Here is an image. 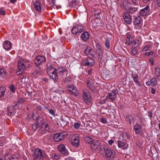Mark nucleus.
<instances>
[{
    "instance_id": "3",
    "label": "nucleus",
    "mask_w": 160,
    "mask_h": 160,
    "mask_svg": "<svg viewBox=\"0 0 160 160\" xmlns=\"http://www.w3.org/2000/svg\"><path fill=\"white\" fill-rule=\"evenodd\" d=\"M86 28L81 24H78L74 26L71 30L72 34L75 35L79 34L83 32L86 31Z\"/></svg>"
},
{
    "instance_id": "9",
    "label": "nucleus",
    "mask_w": 160,
    "mask_h": 160,
    "mask_svg": "<svg viewBox=\"0 0 160 160\" xmlns=\"http://www.w3.org/2000/svg\"><path fill=\"white\" fill-rule=\"evenodd\" d=\"M140 14L143 16L146 17L150 14L151 12L150 7L148 5L147 6L144 8L139 11Z\"/></svg>"
},
{
    "instance_id": "52",
    "label": "nucleus",
    "mask_w": 160,
    "mask_h": 160,
    "mask_svg": "<svg viewBox=\"0 0 160 160\" xmlns=\"http://www.w3.org/2000/svg\"><path fill=\"white\" fill-rule=\"evenodd\" d=\"M95 12V15L96 17L97 18H100V16H99L100 12H98V11L97 10H95L94 11Z\"/></svg>"
},
{
    "instance_id": "13",
    "label": "nucleus",
    "mask_w": 160,
    "mask_h": 160,
    "mask_svg": "<svg viewBox=\"0 0 160 160\" xmlns=\"http://www.w3.org/2000/svg\"><path fill=\"white\" fill-rule=\"evenodd\" d=\"M133 129L135 133L136 134L140 133L142 131V126L137 122L134 125Z\"/></svg>"
},
{
    "instance_id": "49",
    "label": "nucleus",
    "mask_w": 160,
    "mask_h": 160,
    "mask_svg": "<svg viewBox=\"0 0 160 160\" xmlns=\"http://www.w3.org/2000/svg\"><path fill=\"white\" fill-rule=\"evenodd\" d=\"M9 88L12 92H15V88L14 85L13 84L10 85L9 87Z\"/></svg>"
},
{
    "instance_id": "17",
    "label": "nucleus",
    "mask_w": 160,
    "mask_h": 160,
    "mask_svg": "<svg viewBox=\"0 0 160 160\" xmlns=\"http://www.w3.org/2000/svg\"><path fill=\"white\" fill-rule=\"evenodd\" d=\"M157 84V82L156 78L153 77L151 78L150 81H148L146 82V84L147 86H155Z\"/></svg>"
},
{
    "instance_id": "33",
    "label": "nucleus",
    "mask_w": 160,
    "mask_h": 160,
    "mask_svg": "<svg viewBox=\"0 0 160 160\" xmlns=\"http://www.w3.org/2000/svg\"><path fill=\"white\" fill-rule=\"evenodd\" d=\"M6 87L5 86H1L0 87V98L3 97L5 94Z\"/></svg>"
},
{
    "instance_id": "42",
    "label": "nucleus",
    "mask_w": 160,
    "mask_h": 160,
    "mask_svg": "<svg viewBox=\"0 0 160 160\" xmlns=\"http://www.w3.org/2000/svg\"><path fill=\"white\" fill-rule=\"evenodd\" d=\"M138 47L135 48L133 47H132L131 48V50L132 54L135 55L138 53Z\"/></svg>"
},
{
    "instance_id": "1",
    "label": "nucleus",
    "mask_w": 160,
    "mask_h": 160,
    "mask_svg": "<svg viewBox=\"0 0 160 160\" xmlns=\"http://www.w3.org/2000/svg\"><path fill=\"white\" fill-rule=\"evenodd\" d=\"M99 151L100 154L107 160H111L115 156V152L105 145H102Z\"/></svg>"
},
{
    "instance_id": "5",
    "label": "nucleus",
    "mask_w": 160,
    "mask_h": 160,
    "mask_svg": "<svg viewBox=\"0 0 160 160\" xmlns=\"http://www.w3.org/2000/svg\"><path fill=\"white\" fill-rule=\"evenodd\" d=\"M46 61V59L45 56L39 55L35 57L34 61V63L37 66H39L40 65H42Z\"/></svg>"
},
{
    "instance_id": "63",
    "label": "nucleus",
    "mask_w": 160,
    "mask_h": 160,
    "mask_svg": "<svg viewBox=\"0 0 160 160\" xmlns=\"http://www.w3.org/2000/svg\"><path fill=\"white\" fill-rule=\"evenodd\" d=\"M151 92L153 94H154L156 93V90L155 89L152 88H151Z\"/></svg>"
},
{
    "instance_id": "24",
    "label": "nucleus",
    "mask_w": 160,
    "mask_h": 160,
    "mask_svg": "<svg viewBox=\"0 0 160 160\" xmlns=\"http://www.w3.org/2000/svg\"><path fill=\"white\" fill-rule=\"evenodd\" d=\"M122 139L123 142H127L128 140L130 139L129 135L128 133L126 132H124L122 134Z\"/></svg>"
},
{
    "instance_id": "21",
    "label": "nucleus",
    "mask_w": 160,
    "mask_h": 160,
    "mask_svg": "<svg viewBox=\"0 0 160 160\" xmlns=\"http://www.w3.org/2000/svg\"><path fill=\"white\" fill-rule=\"evenodd\" d=\"M15 106H11L8 107L7 108V111L8 114L9 116H12L15 112Z\"/></svg>"
},
{
    "instance_id": "51",
    "label": "nucleus",
    "mask_w": 160,
    "mask_h": 160,
    "mask_svg": "<svg viewBox=\"0 0 160 160\" xmlns=\"http://www.w3.org/2000/svg\"><path fill=\"white\" fill-rule=\"evenodd\" d=\"M75 88L76 87L72 85H70L67 88V89L69 91L71 92V91H72L73 89Z\"/></svg>"
},
{
    "instance_id": "58",
    "label": "nucleus",
    "mask_w": 160,
    "mask_h": 160,
    "mask_svg": "<svg viewBox=\"0 0 160 160\" xmlns=\"http://www.w3.org/2000/svg\"><path fill=\"white\" fill-rule=\"evenodd\" d=\"M49 112L52 115L54 116L55 115V113L54 111L52 109L49 110Z\"/></svg>"
},
{
    "instance_id": "7",
    "label": "nucleus",
    "mask_w": 160,
    "mask_h": 160,
    "mask_svg": "<svg viewBox=\"0 0 160 160\" xmlns=\"http://www.w3.org/2000/svg\"><path fill=\"white\" fill-rule=\"evenodd\" d=\"M33 157L34 160L42 159L43 158V154L42 150L39 148L36 149L34 152Z\"/></svg>"
},
{
    "instance_id": "25",
    "label": "nucleus",
    "mask_w": 160,
    "mask_h": 160,
    "mask_svg": "<svg viewBox=\"0 0 160 160\" xmlns=\"http://www.w3.org/2000/svg\"><path fill=\"white\" fill-rule=\"evenodd\" d=\"M126 43H128L129 45H131L132 42L133 40H132V38L131 37V35L129 34H126Z\"/></svg>"
},
{
    "instance_id": "35",
    "label": "nucleus",
    "mask_w": 160,
    "mask_h": 160,
    "mask_svg": "<svg viewBox=\"0 0 160 160\" xmlns=\"http://www.w3.org/2000/svg\"><path fill=\"white\" fill-rule=\"evenodd\" d=\"M85 142L88 144H90L92 143L93 142V139L90 137H86L84 138Z\"/></svg>"
},
{
    "instance_id": "11",
    "label": "nucleus",
    "mask_w": 160,
    "mask_h": 160,
    "mask_svg": "<svg viewBox=\"0 0 160 160\" xmlns=\"http://www.w3.org/2000/svg\"><path fill=\"white\" fill-rule=\"evenodd\" d=\"M91 144V149L93 151H95L101 145L100 141L99 140H97L93 142Z\"/></svg>"
},
{
    "instance_id": "30",
    "label": "nucleus",
    "mask_w": 160,
    "mask_h": 160,
    "mask_svg": "<svg viewBox=\"0 0 160 160\" xmlns=\"http://www.w3.org/2000/svg\"><path fill=\"white\" fill-rule=\"evenodd\" d=\"M34 6L36 10L38 12L41 10L40 3L38 1H36L34 3Z\"/></svg>"
},
{
    "instance_id": "10",
    "label": "nucleus",
    "mask_w": 160,
    "mask_h": 160,
    "mask_svg": "<svg viewBox=\"0 0 160 160\" xmlns=\"http://www.w3.org/2000/svg\"><path fill=\"white\" fill-rule=\"evenodd\" d=\"M118 91L117 89H113L111 93L108 94L106 98L107 99H109L112 101H114L116 98V94L118 93Z\"/></svg>"
},
{
    "instance_id": "32",
    "label": "nucleus",
    "mask_w": 160,
    "mask_h": 160,
    "mask_svg": "<svg viewBox=\"0 0 160 160\" xmlns=\"http://www.w3.org/2000/svg\"><path fill=\"white\" fill-rule=\"evenodd\" d=\"M155 74L158 79L160 80V68L156 67L155 68Z\"/></svg>"
},
{
    "instance_id": "12",
    "label": "nucleus",
    "mask_w": 160,
    "mask_h": 160,
    "mask_svg": "<svg viewBox=\"0 0 160 160\" xmlns=\"http://www.w3.org/2000/svg\"><path fill=\"white\" fill-rule=\"evenodd\" d=\"M124 21L127 24H130L132 22V18L129 14L127 12H124L123 15Z\"/></svg>"
},
{
    "instance_id": "45",
    "label": "nucleus",
    "mask_w": 160,
    "mask_h": 160,
    "mask_svg": "<svg viewBox=\"0 0 160 160\" xmlns=\"http://www.w3.org/2000/svg\"><path fill=\"white\" fill-rule=\"evenodd\" d=\"M105 44L108 49L110 48V40L108 38H107L105 41Z\"/></svg>"
},
{
    "instance_id": "64",
    "label": "nucleus",
    "mask_w": 160,
    "mask_h": 160,
    "mask_svg": "<svg viewBox=\"0 0 160 160\" xmlns=\"http://www.w3.org/2000/svg\"><path fill=\"white\" fill-rule=\"evenodd\" d=\"M66 160H74V159L72 157H68L66 158Z\"/></svg>"
},
{
    "instance_id": "37",
    "label": "nucleus",
    "mask_w": 160,
    "mask_h": 160,
    "mask_svg": "<svg viewBox=\"0 0 160 160\" xmlns=\"http://www.w3.org/2000/svg\"><path fill=\"white\" fill-rule=\"evenodd\" d=\"M59 74L61 75H63V73L66 72L67 70L66 68L62 67L58 68Z\"/></svg>"
},
{
    "instance_id": "39",
    "label": "nucleus",
    "mask_w": 160,
    "mask_h": 160,
    "mask_svg": "<svg viewBox=\"0 0 160 160\" xmlns=\"http://www.w3.org/2000/svg\"><path fill=\"white\" fill-rule=\"evenodd\" d=\"M132 77L135 82V83L138 85L141 86L140 84L139 83L138 80V75L137 74H132Z\"/></svg>"
},
{
    "instance_id": "44",
    "label": "nucleus",
    "mask_w": 160,
    "mask_h": 160,
    "mask_svg": "<svg viewBox=\"0 0 160 160\" xmlns=\"http://www.w3.org/2000/svg\"><path fill=\"white\" fill-rule=\"evenodd\" d=\"M72 94L74 95L75 96H77L78 95V92L77 89L76 88H74L72 91L71 92Z\"/></svg>"
},
{
    "instance_id": "28",
    "label": "nucleus",
    "mask_w": 160,
    "mask_h": 160,
    "mask_svg": "<svg viewBox=\"0 0 160 160\" xmlns=\"http://www.w3.org/2000/svg\"><path fill=\"white\" fill-rule=\"evenodd\" d=\"M78 1L76 0H72L68 4V7L71 8H75L78 5Z\"/></svg>"
},
{
    "instance_id": "38",
    "label": "nucleus",
    "mask_w": 160,
    "mask_h": 160,
    "mask_svg": "<svg viewBox=\"0 0 160 160\" xmlns=\"http://www.w3.org/2000/svg\"><path fill=\"white\" fill-rule=\"evenodd\" d=\"M50 78L54 81H57L58 79L57 74H52L51 72L48 74Z\"/></svg>"
},
{
    "instance_id": "43",
    "label": "nucleus",
    "mask_w": 160,
    "mask_h": 160,
    "mask_svg": "<svg viewBox=\"0 0 160 160\" xmlns=\"http://www.w3.org/2000/svg\"><path fill=\"white\" fill-rule=\"evenodd\" d=\"M38 125L37 123H34L32 125L31 129L33 132H34L37 130L38 128Z\"/></svg>"
},
{
    "instance_id": "19",
    "label": "nucleus",
    "mask_w": 160,
    "mask_h": 160,
    "mask_svg": "<svg viewBox=\"0 0 160 160\" xmlns=\"http://www.w3.org/2000/svg\"><path fill=\"white\" fill-rule=\"evenodd\" d=\"M142 20L140 16H134V18L133 19V24L135 26L138 25L140 24Z\"/></svg>"
},
{
    "instance_id": "26",
    "label": "nucleus",
    "mask_w": 160,
    "mask_h": 160,
    "mask_svg": "<svg viewBox=\"0 0 160 160\" xmlns=\"http://www.w3.org/2000/svg\"><path fill=\"white\" fill-rule=\"evenodd\" d=\"M89 37V34L87 32H84L81 34V39L84 41H86Z\"/></svg>"
},
{
    "instance_id": "31",
    "label": "nucleus",
    "mask_w": 160,
    "mask_h": 160,
    "mask_svg": "<svg viewBox=\"0 0 160 160\" xmlns=\"http://www.w3.org/2000/svg\"><path fill=\"white\" fill-rule=\"evenodd\" d=\"M140 41L137 39H135L133 40L132 42L131 45L132 47H138L140 45Z\"/></svg>"
},
{
    "instance_id": "29",
    "label": "nucleus",
    "mask_w": 160,
    "mask_h": 160,
    "mask_svg": "<svg viewBox=\"0 0 160 160\" xmlns=\"http://www.w3.org/2000/svg\"><path fill=\"white\" fill-rule=\"evenodd\" d=\"M122 4L123 7L126 10L128 9L130 6L132 5V4L130 2L126 0L123 1Z\"/></svg>"
},
{
    "instance_id": "23",
    "label": "nucleus",
    "mask_w": 160,
    "mask_h": 160,
    "mask_svg": "<svg viewBox=\"0 0 160 160\" xmlns=\"http://www.w3.org/2000/svg\"><path fill=\"white\" fill-rule=\"evenodd\" d=\"M87 84L88 88L92 92H95L96 90V87L92 84V82L88 80L87 81Z\"/></svg>"
},
{
    "instance_id": "53",
    "label": "nucleus",
    "mask_w": 160,
    "mask_h": 160,
    "mask_svg": "<svg viewBox=\"0 0 160 160\" xmlns=\"http://www.w3.org/2000/svg\"><path fill=\"white\" fill-rule=\"evenodd\" d=\"M0 14L2 15H5V11L1 8H0Z\"/></svg>"
},
{
    "instance_id": "18",
    "label": "nucleus",
    "mask_w": 160,
    "mask_h": 160,
    "mask_svg": "<svg viewBox=\"0 0 160 160\" xmlns=\"http://www.w3.org/2000/svg\"><path fill=\"white\" fill-rule=\"evenodd\" d=\"M125 142H122L121 141H118V143L119 148L124 150L127 149L128 148V145Z\"/></svg>"
},
{
    "instance_id": "6",
    "label": "nucleus",
    "mask_w": 160,
    "mask_h": 160,
    "mask_svg": "<svg viewBox=\"0 0 160 160\" xmlns=\"http://www.w3.org/2000/svg\"><path fill=\"white\" fill-rule=\"evenodd\" d=\"M84 102L88 105H90L92 102V97L88 91H84L82 94Z\"/></svg>"
},
{
    "instance_id": "27",
    "label": "nucleus",
    "mask_w": 160,
    "mask_h": 160,
    "mask_svg": "<svg viewBox=\"0 0 160 160\" xmlns=\"http://www.w3.org/2000/svg\"><path fill=\"white\" fill-rule=\"evenodd\" d=\"M7 73L6 70L3 68H0V78H5L7 76Z\"/></svg>"
},
{
    "instance_id": "55",
    "label": "nucleus",
    "mask_w": 160,
    "mask_h": 160,
    "mask_svg": "<svg viewBox=\"0 0 160 160\" xmlns=\"http://www.w3.org/2000/svg\"><path fill=\"white\" fill-rule=\"evenodd\" d=\"M80 124L78 122H76L74 124V128L76 129H78L79 128Z\"/></svg>"
},
{
    "instance_id": "20",
    "label": "nucleus",
    "mask_w": 160,
    "mask_h": 160,
    "mask_svg": "<svg viewBox=\"0 0 160 160\" xmlns=\"http://www.w3.org/2000/svg\"><path fill=\"white\" fill-rule=\"evenodd\" d=\"M3 46L6 50H9L11 48V42L9 41H6L3 42Z\"/></svg>"
},
{
    "instance_id": "54",
    "label": "nucleus",
    "mask_w": 160,
    "mask_h": 160,
    "mask_svg": "<svg viewBox=\"0 0 160 160\" xmlns=\"http://www.w3.org/2000/svg\"><path fill=\"white\" fill-rule=\"evenodd\" d=\"M132 2L136 5H138L140 3V0H131Z\"/></svg>"
},
{
    "instance_id": "59",
    "label": "nucleus",
    "mask_w": 160,
    "mask_h": 160,
    "mask_svg": "<svg viewBox=\"0 0 160 160\" xmlns=\"http://www.w3.org/2000/svg\"><path fill=\"white\" fill-rule=\"evenodd\" d=\"M108 142L109 145H111L114 143V142L112 140H109Z\"/></svg>"
},
{
    "instance_id": "47",
    "label": "nucleus",
    "mask_w": 160,
    "mask_h": 160,
    "mask_svg": "<svg viewBox=\"0 0 160 160\" xmlns=\"http://www.w3.org/2000/svg\"><path fill=\"white\" fill-rule=\"evenodd\" d=\"M54 68H53L52 66L51 65H49L47 66V73H49L51 72V71L52 69H54Z\"/></svg>"
},
{
    "instance_id": "62",
    "label": "nucleus",
    "mask_w": 160,
    "mask_h": 160,
    "mask_svg": "<svg viewBox=\"0 0 160 160\" xmlns=\"http://www.w3.org/2000/svg\"><path fill=\"white\" fill-rule=\"evenodd\" d=\"M102 122L104 123H106L107 122L106 120L104 118H102L101 120Z\"/></svg>"
},
{
    "instance_id": "50",
    "label": "nucleus",
    "mask_w": 160,
    "mask_h": 160,
    "mask_svg": "<svg viewBox=\"0 0 160 160\" xmlns=\"http://www.w3.org/2000/svg\"><path fill=\"white\" fill-rule=\"evenodd\" d=\"M96 47L97 50L99 52V53H100L101 52V48L99 44L97 43Z\"/></svg>"
},
{
    "instance_id": "15",
    "label": "nucleus",
    "mask_w": 160,
    "mask_h": 160,
    "mask_svg": "<svg viewBox=\"0 0 160 160\" xmlns=\"http://www.w3.org/2000/svg\"><path fill=\"white\" fill-rule=\"evenodd\" d=\"M94 63V61L93 59L91 58H88L87 60H84L82 62V65L84 66H91Z\"/></svg>"
},
{
    "instance_id": "34",
    "label": "nucleus",
    "mask_w": 160,
    "mask_h": 160,
    "mask_svg": "<svg viewBox=\"0 0 160 160\" xmlns=\"http://www.w3.org/2000/svg\"><path fill=\"white\" fill-rule=\"evenodd\" d=\"M137 10L138 8H137L132 6V5H130L128 8V9L127 10V11L131 13H133Z\"/></svg>"
},
{
    "instance_id": "40",
    "label": "nucleus",
    "mask_w": 160,
    "mask_h": 160,
    "mask_svg": "<svg viewBox=\"0 0 160 160\" xmlns=\"http://www.w3.org/2000/svg\"><path fill=\"white\" fill-rule=\"evenodd\" d=\"M36 121V123H37L38 125L39 124L42 123V118L39 116H37L35 118V120H34Z\"/></svg>"
},
{
    "instance_id": "36",
    "label": "nucleus",
    "mask_w": 160,
    "mask_h": 160,
    "mask_svg": "<svg viewBox=\"0 0 160 160\" xmlns=\"http://www.w3.org/2000/svg\"><path fill=\"white\" fill-rule=\"evenodd\" d=\"M125 119L126 121H129V124H131L132 123V121L133 120L132 116L131 115L127 114L126 115Z\"/></svg>"
},
{
    "instance_id": "16",
    "label": "nucleus",
    "mask_w": 160,
    "mask_h": 160,
    "mask_svg": "<svg viewBox=\"0 0 160 160\" xmlns=\"http://www.w3.org/2000/svg\"><path fill=\"white\" fill-rule=\"evenodd\" d=\"M152 44L150 43L146 42L144 43L142 49V51L144 52L151 50L152 48Z\"/></svg>"
},
{
    "instance_id": "8",
    "label": "nucleus",
    "mask_w": 160,
    "mask_h": 160,
    "mask_svg": "<svg viewBox=\"0 0 160 160\" xmlns=\"http://www.w3.org/2000/svg\"><path fill=\"white\" fill-rule=\"evenodd\" d=\"M58 150L61 153L65 156H68L69 154L66 146L63 144H61L58 146Z\"/></svg>"
},
{
    "instance_id": "57",
    "label": "nucleus",
    "mask_w": 160,
    "mask_h": 160,
    "mask_svg": "<svg viewBox=\"0 0 160 160\" xmlns=\"http://www.w3.org/2000/svg\"><path fill=\"white\" fill-rule=\"evenodd\" d=\"M57 69L55 68H54L53 71H51V73L52 74H57Z\"/></svg>"
},
{
    "instance_id": "61",
    "label": "nucleus",
    "mask_w": 160,
    "mask_h": 160,
    "mask_svg": "<svg viewBox=\"0 0 160 160\" xmlns=\"http://www.w3.org/2000/svg\"><path fill=\"white\" fill-rule=\"evenodd\" d=\"M156 2L157 6L160 7V0H156Z\"/></svg>"
},
{
    "instance_id": "56",
    "label": "nucleus",
    "mask_w": 160,
    "mask_h": 160,
    "mask_svg": "<svg viewBox=\"0 0 160 160\" xmlns=\"http://www.w3.org/2000/svg\"><path fill=\"white\" fill-rule=\"evenodd\" d=\"M36 109L39 111H43V109L41 105H38L36 107Z\"/></svg>"
},
{
    "instance_id": "60",
    "label": "nucleus",
    "mask_w": 160,
    "mask_h": 160,
    "mask_svg": "<svg viewBox=\"0 0 160 160\" xmlns=\"http://www.w3.org/2000/svg\"><path fill=\"white\" fill-rule=\"evenodd\" d=\"M51 3L52 4H51V6L53 7L55 5V0H51Z\"/></svg>"
},
{
    "instance_id": "2",
    "label": "nucleus",
    "mask_w": 160,
    "mask_h": 160,
    "mask_svg": "<svg viewBox=\"0 0 160 160\" xmlns=\"http://www.w3.org/2000/svg\"><path fill=\"white\" fill-rule=\"evenodd\" d=\"M30 64V61L25 59L19 60L18 62V68L20 72H22L26 68H29Z\"/></svg>"
},
{
    "instance_id": "41",
    "label": "nucleus",
    "mask_w": 160,
    "mask_h": 160,
    "mask_svg": "<svg viewBox=\"0 0 160 160\" xmlns=\"http://www.w3.org/2000/svg\"><path fill=\"white\" fill-rule=\"evenodd\" d=\"M92 49L90 47L87 48L84 51V53L87 55H91L92 54Z\"/></svg>"
},
{
    "instance_id": "14",
    "label": "nucleus",
    "mask_w": 160,
    "mask_h": 160,
    "mask_svg": "<svg viewBox=\"0 0 160 160\" xmlns=\"http://www.w3.org/2000/svg\"><path fill=\"white\" fill-rule=\"evenodd\" d=\"M49 130V125L48 124H42L40 130V132L42 134H44Z\"/></svg>"
},
{
    "instance_id": "48",
    "label": "nucleus",
    "mask_w": 160,
    "mask_h": 160,
    "mask_svg": "<svg viewBox=\"0 0 160 160\" xmlns=\"http://www.w3.org/2000/svg\"><path fill=\"white\" fill-rule=\"evenodd\" d=\"M5 160H12L11 158V155L9 154H7L5 156Z\"/></svg>"
},
{
    "instance_id": "46",
    "label": "nucleus",
    "mask_w": 160,
    "mask_h": 160,
    "mask_svg": "<svg viewBox=\"0 0 160 160\" xmlns=\"http://www.w3.org/2000/svg\"><path fill=\"white\" fill-rule=\"evenodd\" d=\"M144 54L148 56H153L154 57L155 56V55H154L155 53L154 52L152 51L145 52V53H144Z\"/></svg>"
},
{
    "instance_id": "22",
    "label": "nucleus",
    "mask_w": 160,
    "mask_h": 160,
    "mask_svg": "<svg viewBox=\"0 0 160 160\" xmlns=\"http://www.w3.org/2000/svg\"><path fill=\"white\" fill-rule=\"evenodd\" d=\"M71 144L75 147H78L79 145V138L78 137L74 138L71 142Z\"/></svg>"
},
{
    "instance_id": "4",
    "label": "nucleus",
    "mask_w": 160,
    "mask_h": 160,
    "mask_svg": "<svg viewBox=\"0 0 160 160\" xmlns=\"http://www.w3.org/2000/svg\"><path fill=\"white\" fill-rule=\"evenodd\" d=\"M68 135L67 132H63L54 134L53 138L56 142H59L63 140Z\"/></svg>"
}]
</instances>
